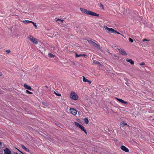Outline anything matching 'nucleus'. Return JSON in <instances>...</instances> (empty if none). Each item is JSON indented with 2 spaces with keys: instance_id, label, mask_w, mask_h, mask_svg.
<instances>
[{
  "instance_id": "nucleus-1",
  "label": "nucleus",
  "mask_w": 154,
  "mask_h": 154,
  "mask_svg": "<svg viewBox=\"0 0 154 154\" xmlns=\"http://www.w3.org/2000/svg\"><path fill=\"white\" fill-rule=\"evenodd\" d=\"M80 9L82 13L85 14L97 17L99 16V14H97L95 12L88 10L87 9L83 8H80Z\"/></svg>"
},
{
  "instance_id": "nucleus-2",
  "label": "nucleus",
  "mask_w": 154,
  "mask_h": 154,
  "mask_svg": "<svg viewBox=\"0 0 154 154\" xmlns=\"http://www.w3.org/2000/svg\"><path fill=\"white\" fill-rule=\"evenodd\" d=\"M74 124L75 126L79 128L82 130L84 131L86 134H87V131L84 127L82 125L76 122H75Z\"/></svg>"
},
{
  "instance_id": "nucleus-3",
  "label": "nucleus",
  "mask_w": 154,
  "mask_h": 154,
  "mask_svg": "<svg viewBox=\"0 0 154 154\" xmlns=\"http://www.w3.org/2000/svg\"><path fill=\"white\" fill-rule=\"evenodd\" d=\"M70 97L74 100H77L78 98L77 94L74 92H71L70 94Z\"/></svg>"
},
{
  "instance_id": "nucleus-4",
  "label": "nucleus",
  "mask_w": 154,
  "mask_h": 154,
  "mask_svg": "<svg viewBox=\"0 0 154 154\" xmlns=\"http://www.w3.org/2000/svg\"><path fill=\"white\" fill-rule=\"evenodd\" d=\"M28 38L32 42L35 44H37L38 43V41L35 38L33 37L32 36H29L28 37Z\"/></svg>"
},
{
  "instance_id": "nucleus-5",
  "label": "nucleus",
  "mask_w": 154,
  "mask_h": 154,
  "mask_svg": "<svg viewBox=\"0 0 154 154\" xmlns=\"http://www.w3.org/2000/svg\"><path fill=\"white\" fill-rule=\"evenodd\" d=\"M119 53L123 55L126 56L127 55V54L126 53L125 51L123 49H119Z\"/></svg>"
},
{
  "instance_id": "nucleus-6",
  "label": "nucleus",
  "mask_w": 154,
  "mask_h": 154,
  "mask_svg": "<svg viewBox=\"0 0 154 154\" xmlns=\"http://www.w3.org/2000/svg\"><path fill=\"white\" fill-rule=\"evenodd\" d=\"M70 111L71 113L73 115H75L77 114V111L76 109L74 108H70Z\"/></svg>"
},
{
  "instance_id": "nucleus-7",
  "label": "nucleus",
  "mask_w": 154,
  "mask_h": 154,
  "mask_svg": "<svg viewBox=\"0 0 154 154\" xmlns=\"http://www.w3.org/2000/svg\"><path fill=\"white\" fill-rule=\"evenodd\" d=\"M121 149L125 152H129V149L125 146L122 145L121 146Z\"/></svg>"
},
{
  "instance_id": "nucleus-8",
  "label": "nucleus",
  "mask_w": 154,
  "mask_h": 154,
  "mask_svg": "<svg viewBox=\"0 0 154 154\" xmlns=\"http://www.w3.org/2000/svg\"><path fill=\"white\" fill-rule=\"evenodd\" d=\"M4 152L5 154H11V151L8 148L5 149Z\"/></svg>"
},
{
  "instance_id": "nucleus-9",
  "label": "nucleus",
  "mask_w": 154,
  "mask_h": 154,
  "mask_svg": "<svg viewBox=\"0 0 154 154\" xmlns=\"http://www.w3.org/2000/svg\"><path fill=\"white\" fill-rule=\"evenodd\" d=\"M116 99L119 102L121 103H124L125 104H128V103L127 102L124 101V100H122V99L117 98H116Z\"/></svg>"
},
{
  "instance_id": "nucleus-10",
  "label": "nucleus",
  "mask_w": 154,
  "mask_h": 154,
  "mask_svg": "<svg viewBox=\"0 0 154 154\" xmlns=\"http://www.w3.org/2000/svg\"><path fill=\"white\" fill-rule=\"evenodd\" d=\"M21 146L26 151L30 152V151L24 145H21Z\"/></svg>"
},
{
  "instance_id": "nucleus-11",
  "label": "nucleus",
  "mask_w": 154,
  "mask_h": 154,
  "mask_svg": "<svg viewBox=\"0 0 154 154\" xmlns=\"http://www.w3.org/2000/svg\"><path fill=\"white\" fill-rule=\"evenodd\" d=\"M24 87L25 89H27L29 90H31L32 89V88L30 86L26 84H25L24 85Z\"/></svg>"
},
{
  "instance_id": "nucleus-12",
  "label": "nucleus",
  "mask_w": 154,
  "mask_h": 154,
  "mask_svg": "<svg viewBox=\"0 0 154 154\" xmlns=\"http://www.w3.org/2000/svg\"><path fill=\"white\" fill-rule=\"evenodd\" d=\"M114 29L112 28H110L109 29V30L107 31V32L108 33H113L114 32Z\"/></svg>"
},
{
  "instance_id": "nucleus-13",
  "label": "nucleus",
  "mask_w": 154,
  "mask_h": 154,
  "mask_svg": "<svg viewBox=\"0 0 154 154\" xmlns=\"http://www.w3.org/2000/svg\"><path fill=\"white\" fill-rule=\"evenodd\" d=\"M126 61L129 62L131 65H133L134 63V62L131 59H127Z\"/></svg>"
},
{
  "instance_id": "nucleus-14",
  "label": "nucleus",
  "mask_w": 154,
  "mask_h": 154,
  "mask_svg": "<svg viewBox=\"0 0 154 154\" xmlns=\"http://www.w3.org/2000/svg\"><path fill=\"white\" fill-rule=\"evenodd\" d=\"M93 45L96 48H97V49H98L100 48L99 45L96 43H95V42L93 44Z\"/></svg>"
},
{
  "instance_id": "nucleus-15",
  "label": "nucleus",
  "mask_w": 154,
  "mask_h": 154,
  "mask_svg": "<svg viewBox=\"0 0 154 154\" xmlns=\"http://www.w3.org/2000/svg\"><path fill=\"white\" fill-rule=\"evenodd\" d=\"M23 22L25 24H26L29 23H32V21L30 20H25L23 21Z\"/></svg>"
},
{
  "instance_id": "nucleus-16",
  "label": "nucleus",
  "mask_w": 154,
  "mask_h": 154,
  "mask_svg": "<svg viewBox=\"0 0 154 154\" xmlns=\"http://www.w3.org/2000/svg\"><path fill=\"white\" fill-rule=\"evenodd\" d=\"M94 64H97L99 66H101V64L98 61H94L93 62Z\"/></svg>"
},
{
  "instance_id": "nucleus-17",
  "label": "nucleus",
  "mask_w": 154,
  "mask_h": 154,
  "mask_svg": "<svg viewBox=\"0 0 154 154\" xmlns=\"http://www.w3.org/2000/svg\"><path fill=\"white\" fill-rule=\"evenodd\" d=\"M83 81L85 82H88V80L87 79H86L85 77L84 76H83Z\"/></svg>"
},
{
  "instance_id": "nucleus-18",
  "label": "nucleus",
  "mask_w": 154,
  "mask_h": 154,
  "mask_svg": "<svg viewBox=\"0 0 154 154\" xmlns=\"http://www.w3.org/2000/svg\"><path fill=\"white\" fill-rule=\"evenodd\" d=\"M48 56L52 58L54 57V55H53L51 53H49L48 54Z\"/></svg>"
},
{
  "instance_id": "nucleus-19",
  "label": "nucleus",
  "mask_w": 154,
  "mask_h": 154,
  "mask_svg": "<svg viewBox=\"0 0 154 154\" xmlns=\"http://www.w3.org/2000/svg\"><path fill=\"white\" fill-rule=\"evenodd\" d=\"M75 57H82V54H78L76 52H75Z\"/></svg>"
},
{
  "instance_id": "nucleus-20",
  "label": "nucleus",
  "mask_w": 154,
  "mask_h": 154,
  "mask_svg": "<svg viewBox=\"0 0 154 154\" xmlns=\"http://www.w3.org/2000/svg\"><path fill=\"white\" fill-rule=\"evenodd\" d=\"M84 122L87 124L88 123L89 121L88 118H85L84 119Z\"/></svg>"
},
{
  "instance_id": "nucleus-21",
  "label": "nucleus",
  "mask_w": 154,
  "mask_h": 154,
  "mask_svg": "<svg viewBox=\"0 0 154 154\" xmlns=\"http://www.w3.org/2000/svg\"><path fill=\"white\" fill-rule=\"evenodd\" d=\"M88 41L89 44H91L92 45H93V44L94 42L93 41H92L91 40H88Z\"/></svg>"
},
{
  "instance_id": "nucleus-22",
  "label": "nucleus",
  "mask_w": 154,
  "mask_h": 154,
  "mask_svg": "<svg viewBox=\"0 0 154 154\" xmlns=\"http://www.w3.org/2000/svg\"><path fill=\"white\" fill-rule=\"evenodd\" d=\"M32 23L33 24L35 28L37 29V27L36 23H34L33 22H32Z\"/></svg>"
},
{
  "instance_id": "nucleus-23",
  "label": "nucleus",
  "mask_w": 154,
  "mask_h": 154,
  "mask_svg": "<svg viewBox=\"0 0 154 154\" xmlns=\"http://www.w3.org/2000/svg\"><path fill=\"white\" fill-rule=\"evenodd\" d=\"M54 93L57 95L59 96H61V94H60L57 93L55 91L54 92Z\"/></svg>"
},
{
  "instance_id": "nucleus-24",
  "label": "nucleus",
  "mask_w": 154,
  "mask_h": 154,
  "mask_svg": "<svg viewBox=\"0 0 154 154\" xmlns=\"http://www.w3.org/2000/svg\"><path fill=\"white\" fill-rule=\"evenodd\" d=\"M129 42L131 43H132L133 42V40L130 38H129Z\"/></svg>"
},
{
  "instance_id": "nucleus-25",
  "label": "nucleus",
  "mask_w": 154,
  "mask_h": 154,
  "mask_svg": "<svg viewBox=\"0 0 154 154\" xmlns=\"http://www.w3.org/2000/svg\"><path fill=\"white\" fill-rule=\"evenodd\" d=\"M104 28L106 30V31L109 30V28L108 27L106 26H105Z\"/></svg>"
},
{
  "instance_id": "nucleus-26",
  "label": "nucleus",
  "mask_w": 154,
  "mask_h": 154,
  "mask_svg": "<svg viewBox=\"0 0 154 154\" xmlns=\"http://www.w3.org/2000/svg\"><path fill=\"white\" fill-rule=\"evenodd\" d=\"M122 124H123L124 125L123 126H124L125 125H127V123L124 122H122Z\"/></svg>"
},
{
  "instance_id": "nucleus-27",
  "label": "nucleus",
  "mask_w": 154,
  "mask_h": 154,
  "mask_svg": "<svg viewBox=\"0 0 154 154\" xmlns=\"http://www.w3.org/2000/svg\"><path fill=\"white\" fill-rule=\"evenodd\" d=\"M26 93H28V94H32V93H33L32 92L29 91L28 90H26Z\"/></svg>"
},
{
  "instance_id": "nucleus-28",
  "label": "nucleus",
  "mask_w": 154,
  "mask_h": 154,
  "mask_svg": "<svg viewBox=\"0 0 154 154\" xmlns=\"http://www.w3.org/2000/svg\"><path fill=\"white\" fill-rule=\"evenodd\" d=\"M114 31H115V32H114L113 33H117V34H120L119 32H118L117 31H116L115 30H114Z\"/></svg>"
},
{
  "instance_id": "nucleus-29",
  "label": "nucleus",
  "mask_w": 154,
  "mask_h": 154,
  "mask_svg": "<svg viewBox=\"0 0 154 154\" xmlns=\"http://www.w3.org/2000/svg\"><path fill=\"white\" fill-rule=\"evenodd\" d=\"M149 41V40H148V39H143L142 40V41L143 42H144L145 41Z\"/></svg>"
},
{
  "instance_id": "nucleus-30",
  "label": "nucleus",
  "mask_w": 154,
  "mask_h": 154,
  "mask_svg": "<svg viewBox=\"0 0 154 154\" xmlns=\"http://www.w3.org/2000/svg\"><path fill=\"white\" fill-rule=\"evenodd\" d=\"M6 52L7 53H10L11 52V51L9 50H6Z\"/></svg>"
},
{
  "instance_id": "nucleus-31",
  "label": "nucleus",
  "mask_w": 154,
  "mask_h": 154,
  "mask_svg": "<svg viewBox=\"0 0 154 154\" xmlns=\"http://www.w3.org/2000/svg\"><path fill=\"white\" fill-rule=\"evenodd\" d=\"M145 64L144 63L142 62V63H140V66H142Z\"/></svg>"
},
{
  "instance_id": "nucleus-32",
  "label": "nucleus",
  "mask_w": 154,
  "mask_h": 154,
  "mask_svg": "<svg viewBox=\"0 0 154 154\" xmlns=\"http://www.w3.org/2000/svg\"><path fill=\"white\" fill-rule=\"evenodd\" d=\"M3 152V150L2 149H0V154H2Z\"/></svg>"
},
{
  "instance_id": "nucleus-33",
  "label": "nucleus",
  "mask_w": 154,
  "mask_h": 154,
  "mask_svg": "<svg viewBox=\"0 0 154 154\" xmlns=\"http://www.w3.org/2000/svg\"><path fill=\"white\" fill-rule=\"evenodd\" d=\"M82 57L84 56V57H86L87 55L86 54H82Z\"/></svg>"
},
{
  "instance_id": "nucleus-34",
  "label": "nucleus",
  "mask_w": 154,
  "mask_h": 154,
  "mask_svg": "<svg viewBox=\"0 0 154 154\" xmlns=\"http://www.w3.org/2000/svg\"><path fill=\"white\" fill-rule=\"evenodd\" d=\"M57 20L60 21L61 22H63L64 21L63 20H61V19H58Z\"/></svg>"
},
{
  "instance_id": "nucleus-35",
  "label": "nucleus",
  "mask_w": 154,
  "mask_h": 154,
  "mask_svg": "<svg viewBox=\"0 0 154 154\" xmlns=\"http://www.w3.org/2000/svg\"><path fill=\"white\" fill-rule=\"evenodd\" d=\"M17 149L18 150V151L20 152V153H21L22 154H24L22 151H20V150H19V149Z\"/></svg>"
},
{
  "instance_id": "nucleus-36",
  "label": "nucleus",
  "mask_w": 154,
  "mask_h": 154,
  "mask_svg": "<svg viewBox=\"0 0 154 154\" xmlns=\"http://www.w3.org/2000/svg\"><path fill=\"white\" fill-rule=\"evenodd\" d=\"M88 84H90L91 83V81H89V80H88Z\"/></svg>"
},
{
  "instance_id": "nucleus-37",
  "label": "nucleus",
  "mask_w": 154,
  "mask_h": 154,
  "mask_svg": "<svg viewBox=\"0 0 154 154\" xmlns=\"http://www.w3.org/2000/svg\"><path fill=\"white\" fill-rule=\"evenodd\" d=\"M100 5L101 7H102V8L103 7V5H102V4L100 3Z\"/></svg>"
},
{
  "instance_id": "nucleus-38",
  "label": "nucleus",
  "mask_w": 154,
  "mask_h": 154,
  "mask_svg": "<svg viewBox=\"0 0 154 154\" xmlns=\"http://www.w3.org/2000/svg\"><path fill=\"white\" fill-rule=\"evenodd\" d=\"M56 125L58 127H60V126H59V124H56Z\"/></svg>"
},
{
  "instance_id": "nucleus-39",
  "label": "nucleus",
  "mask_w": 154,
  "mask_h": 154,
  "mask_svg": "<svg viewBox=\"0 0 154 154\" xmlns=\"http://www.w3.org/2000/svg\"><path fill=\"white\" fill-rule=\"evenodd\" d=\"M2 75V74L0 72V77Z\"/></svg>"
},
{
  "instance_id": "nucleus-40",
  "label": "nucleus",
  "mask_w": 154,
  "mask_h": 154,
  "mask_svg": "<svg viewBox=\"0 0 154 154\" xmlns=\"http://www.w3.org/2000/svg\"><path fill=\"white\" fill-rule=\"evenodd\" d=\"M14 154H18L16 152H14Z\"/></svg>"
},
{
  "instance_id": "nucleus-41",
  "label": "nucleus",
  "mask_w": 154,
  "mask_h": 154,
  "mask_svg": "<svg viewBox=\"0 0 154 154\" xmlns=\"http://www.w3.org/2000/svg\"><path fill=\"white\" fill-rule=\"evenodd\" d=\"M125 84H126V85H127V86H128V85L127 84V83H125Z\"/></svg>"
},
{
  "instance_id": "nucleus-42",
  "label": "nucleus",
  "mask_w": 154,
  "mask_h": 154,
  "mask_svg": "<svg viewBox=\"0 0 154 154\" xmlns=\"http://www.w3.org/2000/svg\"><path fill=\"white\" fill-rule=\"evenodd\" d=\"M45 87H46V88H48V86H45Z\"/></svg>"
},
{
  "instance_id": "nucleus-43",
  "label": "nucleus",
  "mask_w": 154,
  "mask_h": 154,
  "mask_svg": "<svg viewBox=\"0 0 154 154\" xmlns=\"http://www.w3.org/2000/svg\"><path fill=\"white\" fill-rule=\"evenodd\" d=\"M1 143H2L1 142H0V144H1Z\"/></svg>"
}]
</instances>
